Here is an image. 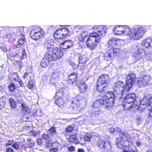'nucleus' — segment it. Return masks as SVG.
<instances>
[{
  "label": "nucleus",
  "instance_id": "nucleus-1",
  "mask_svg": "<svg viewBox=\"0 0 152 152\" xmlns=\"http://www.w3.org/2000/svg\"><path fill=\"white\" fill-rule=\"evenodd\" d=\"M46 48V50L44 54V57L40 64L41 66H47L50 61L60 60L64 55L63 51L60 48L51 47H47Z\"/></svg>",
  "mask_w": 152,
  "mask_h": 152
},
{
  "label": "nucleus",
  "instance_id": "nucleus-2",
  "mask_svg": "<svg viewBox=\"0 0 152 152\" xmlns=\"http://www.w3.org/2000/svg\"><path fill=\"white\" fill-rule=\"evenodd\" d=\"M115 95L112 91H108L101 98L94 102L93 108H102L109 109L113 107L115 102Z\"/></svg>",
  "mask_w": 152,
  "mask_h": 152
},
{
  "label": "nucleus",
  "instance_id": "nucleus-3",
  "mask_svg": "<svg viewBox=\"0 0 152 152\" xmlns=\"http://www.w3.org/2000/svg\"><path fill=\"white\" fill-rule=\"evenodd\" d=\"M101 37L97 33L94 32L90 34L86 41V45L90 50H92L95 49L100 43Z\"/></svg>",
  "mask_w": 152,
  "mask_h": 152
},
{
  "label": "nucleus",
  "instance_id": "nucleus-4",
  "mask_svg": "<svg viewBox=\"0 0 152 152\" xmlns=\"http://www.w3.org/2000/svg\"><path fill=\"white\" fill-rule=\"evenodd\" d=\"M44 34V31L42 29L39 27L34 26L31 29L30 36L33 39L37 40L43 37Z\"/></svg>",
  "mask_w": 152,
  "mask_h": 152
},
{
  "label": "nucleus",
  "instance_id": "nucleus-5",
  "mask_svg": "<svg viewBox=\"0 0 152 152\" xmlns=\"http://www.w3.org/2000/svg\"><path fill=\"white\" fill-rule=\"evenodd\" d=\"M144 34L143 28L141 26H136L133 28L130 39L133 40H139L142 37Z\"/></svg>",
  "mask_w": 152,
  "mask_h": 152
},
{
  "label": "nucleus",
  "instance_id": "nucleus-6",
  "mask_svg": "<svg viewBox=\"0 0 152 152\" xmlns=\"http://www.w3.org/2000/svg\"><path fill=\"white\" fill-rule=\"evenodd\" d=\"M70 31L67 28H59L54 33L53 37L56 39L65 38L67 37Z\"/></svg>",
  "mask_w": 152,
  "mask_h": 152
},
{
  "label": "nucleus",
  "instance_id": "nucleus-7",
  "mask_svg": "<svg viewBox=\"0 0 152 152\" xmlns=\"http://www.w3.org/2000/svg\"><path fill=\"white\" fill-rule=\"evenodd\" d=\"M121 52L119 48H111L105 52L103 55L104 59L106 61L111 60L117 56Z\"/></svg>",
  "mask_w": 152,
  "mask_h": 152
},
{
  "label": "nucleus",
  "instance_id": "nucleus-8",
  "mask_svg": "<svg viewBox=\"0 0 152 152\" xmlns=\"http://www.w3.org/2000/svg\"><path fill=\"white\" fill-rule=\"evenodd\" d=\"M72 69L76 72L71 73L68 75L67 82L69 84L72 85L74 83H75L76 85V83L78 82L77 81L78 75L77 72V70H78V67H73Z\"/></svg>",
  "mask_w": 152,
  "mask_h": 152
},
{
  "label": "nucleus",
  "instance_id": "nucleus-9",
  "mask_svg": "<svg viewBox=\"0 0 152 152\" xmlns=\"http://www.w3.org/2000/svg\"><path fill=\"white\" fill-rule=\"evenodd\" d=\"M145 52V50L142 48H139L137 46H135L132 53L133 56L136 58V60H138L142 58Z\"/></svg>",
  "mask_w": 152,
  "mask_h": 152
},
{
  "label": "nucleus",
  "instance_id": "nucleus-10",
  "mask_svg": "<svg viewBox=\"0 0 152 152\" xmlns=\"http://www.w3.org/2000/svg\"><path fill=\"white\" fill-rule=\"evenodd\" d=\"M120 131V137L116 138V143L118 147L119 145L124 140V138L125 139H127L129 136V134L126 133L124 132H121V129L119 127H117Z\"/></svg>",
  "mask_w": 152,
  "mask_h": 152
},
{
  "label": "nucleus",
  "instance_id": "nucleus-11",
  "mask_svg": "<svg viewBox=\"0 0 152 152\" xmlns=\"http://www.w3.org/2000/svg\"><path fill=\"white\" fill-rule=\"evenodd\" d=\"M92 29L96 31L98 33L99 36H104L106 33V29L102 25H95L93 27Z\"/></svg>",
  "mask_w": 152,
  "mask_h": 152
},
{
  "label": "nucleus",
  "instance_id": "nucleus-12",
  "mask_svg": "<svg viewBox=\"0 0 152 152\" xmlns=\"http://www.w3.org/2000/svg\"><path fill=\"white\" fill-rule=\"evenodd\" d=\"M151 77L148 75H144L139 78L137 83L140 85H147L151 80Z\"/></svg>",
  "mask_w": 152,
  "mask_h": 152
},
{
  "label": "nucleus",
  "instance_id": "nucleus-13",
  "mask_svg": "<svg viewBox=\"0 0 152 152\" xmlns=\"http://www.w3.org/2000/svg\"><path fill=\"white\" fill-rule=\"evenodd\" d=\"M124 83L118 81L115 83L113 89L115 92H121L122 95L123 94Z\"/></svg>",
  "mask_w": 152,
  "mask_h": 152
},
{
  "label": "nucleus",
  "instance_id": "nucleus-14",
  "mask_svg": "<svg viewBox=\"0 0 152 152\" xmlns=\"http://www.w3.org/2000/svg\"><path fill=\"white\" fill-rule=\"evenodd\" d=\"M121 44V40L117 38H111L108 41L107 46L109 48H113V47L118 46Z\"/></svg>",
  "mask_w": 152,
  "mask_h": 152
},
{
  "label": "nucleus",
  "instance_id": "nucleus-15",
  "mask_svg": "<svg viewBox=\"0 0 152 152\" xmlns=\"http://www.w3.org/2000/svg\"><path fill=\"white\" fill-rule=\"evenodd\" d=\"M136 95L134 93H131L127 94L124 97V99L126 101V102L134 104L136 101Z\"/></svg>",
  "mask_w": 152,
  "mask_h": 152
},
{
  "label": "nucleus",
  "instance_id": "nucleus-16",
  "mask_svg": "<svg viewBox=\"0 0 152 152\" xmlns=\"http://www.w3.org/2000/svg\"><path fill=\"white\" fill-rule=\"evenodd\" d=\"M110 78L109 75L106 74H103L100 75L97 81L107 85Z\"/></svg>",
  "mask_w": 152,
  "mask_h": 152
},
{
  "label": "nucleus",
  "instance_id": "nucleus-17",
  "mask_svg": "<svg viewBox=\"0 0 152 152\" xmlns=\"http://www.w3.org/2000/svg\"><path fill=\"white\" fill-rule=\"evenodd\" d=\"M75 85L77 86L81 93L85 92L88 88L87 86L86 85L85 83L81 81L76 83Z\"/></svg>",
  "mask_w": 152,
  "mask_h": 152
},
{
  "label": "nucleus",
  "instance_id": "nucleus-18",
  "mask_svg": "<svg viewBox=\"0 0 152 152\" xmlns=\"http://www.w3.org/2000/svg\"><path fill=\"white\" fill-rule=\"evenodd\" d=\"M107 85L97 81L96 90L98 92H103L107 90Z\"/></svg>",
  "mask_w": 152,
  "mask_h": 152
},
{
  "label": "nucleus",
  "instance_id": "nucleus-19",
  "mask_svg": "<svg viewBox=\"0 0 152 152\" xmlns=\"http://www.w3.org/2000/svg\"><path fill=\"white\" fill-rule=\"evenodd\" d=\"M60 45L63 49H66L72 47L73 44L72 41L67 40L61 43Z\"/></svg>",
  "mask_w": 152,
  "mask_h": 152
},
{
  "label": "nucleus",
  "instance_id": "nucleus-20",
  "mask_svg": "<svg viewBox=\"0 0 152 152\" xmlns=\"http://www.w3.org/2000/svg\"><path fill=\"white\" fill-rule=\"evenodd\" d=\"M123 25H118L116 26L113 29V32L116 35H123Z\"/></svg>",
  "mask_w": 152,
  "mask_h": 152
},
{
  "label": "nucleus",
  "instance_id": "nucleus-21",
  "mask_svg": "<svg viewBox=\"0 0 152 152\" xmlns=\"http://www.w3.org/2000/svg\"><path fill=\"white\" fill-rule=\"evenodd\" d=\"M134 83L129 82L128 81H126V83L124 84L123 89V94L124 92H129L133 86Z\"/></svg>",
  "mask_w": 152,
  "mask_h": 152
},
{
  "label": "nucleus",
  "instance_id": "nucleus-22",
  "mask_svg": "<svg viewBox=\"0 0 152 152\" xmlns=\"http://www.w3.org/2000/svg\"><path fill=\"white\" fill-rule=\"evenodd\" d=\"M126 101L124 99V101L122 102L121 105L123 107L124 110H130L133 107L134 104H131V103H129L126 102Z\"/></svg>",
  "mask_w": 152,
  "mask_h": 152
},
{
  "label": "nucleus",
  "instance_id": "nucleus-23",
  "mask_svg": "<svg viewBox=\"0 0 152 152\" xmlns=\"http://www.w3.org/2000/svg\"><path fill=\"white\" fill-rule=\"evenodd\" d=\"M21 112L22 116H24L29 113L30 110L28 107L22 103L21 104Z\"/></svg>",
  "mask_w": 152,
  "mask_h": 152
},
{
  "label": "nucleus",
  "instance_id": "nucleus-24",
  "mask_svg": "<svg viewBox=\"0 0 152 152\" xmlns=\"http://www.w3.org/2000/svg\"><path fill=\"white\" fill-rule=\"evenodd\" d=\"M132 33L130 28L126 25H123V35L129 36L130 38Z\"/></svg>",
  "mask_w": 152,
  "mask_h": 152
},
{
  "label": "nucleus",
  "instance_id": "nucleus-25",
  "mask_svg": "<svg viewBox=\"0 0 152 152\" xmlns=\"http://www.w3.org/2000/svg\"><path fill=\"white\" fill-rule=\"evenodd\" d=\"M136 79V75L133 73H129L126 77V81L134 83Z\"/></svg>",
  "mask_w": 152,
  "mask_h": 152
},
{
  "label": "nucleus",
  "instance_id": "nucleus-26",
  "mask_svg": "<svg viewBox=\"0 0 152 152\" xmlns=\"http://www.w3.org/2000/svg\"><path fill=\"white\" fill-rule=\"evenodd\" d=\"M65 95V93L63 89L58 90L56 93L54 97V98H59L64 99Z\"/></svg>",
  "mask_w": 152,
  "mask_h": 152
},
{
  "label": "nucleus",
  "instance_id": "nucleus-27",
  "mask_svg": "<svg viewBox=\"0 0 152 152\" xmlns=\"http://www.w3.org/2000/svg\"><path fill=\"white\" fill-rule=\"evenodd\" d=\"M54 98L55 99L54 101L55 104L59 107L64 106L65 103L64 99L63 98Z\"/></svg>",
  "mask_w": 152,
  "mask_h": 152
},
{
  "label": "nucleus",
  "instance_id": "nucleus-28",
  "mask_svg": "<svg viewBox=\"0 0 152 152\" xmlns=\"http://www.w3.org/2000/svg\"><path fill=\"white\" fill-rule=\"evenodd\" d=\"M151 40L150 39H146L142 41V46L145 48L149 47L150 46Z\"/></svg>",
  "mask_w": 152,
  "mask_h": 152
},
{
  "label": "nucleus",
  "instance_id": "nucleus-29",
  "mask_svg": "<svg viewBox=\"0 0 152 152\" xmlns=\"http://www.w3.org/2000/svg\"><path fill=\"white\" fill-rule=\"evenodd\" d=\"M87 61L88 58L85 55H82L80 56L79 58V64H84Z\"/></svg>",
  "mask_w": 152,
  "mask_h": 152
},
{
  "label": "nucleus",
  "instance_id": "nucleus-30",
  "mask_svg": "<svg viewBox=\"0 0 152 152\" xmlns=\"http://www.w3.org/2000/svg\"><path fill=\"white\" fill-rule=\"evenodd\" d=\"M74 130V128L71 125L67 126L65 129V136L67 137L68 136V133L72 132Z\"/></svg>",
  "mask_w": 152,
  "mask_h": 152
},
{
  "label": "nucleus",
  "instance_id": "nucleus-31",
  "mask_svg": "<svg viewBox=\"0 0 152 152\" xmlns=\"http://www.w3.org/2000/svg\"><path fill=\"white\" fill-rule=\"evenodd\" d=\"M9 102L11 109H15L17 105L16 102L12 98H10L9 99Z\"/></svg>",
  "mask_w": 152,
  "mask_h": 152
},
{
  "label": "nucleus",
  "instance_id": "nucleus-32",
  "mask_svg": "<svg viewBox=\"0 0 152 152\" xmlns=\"http://www.w3.org/2000/svg\"><path fill=\"white\" fill-rule=\"evenodd\" d=\"M26 86L28 88L30 89L33 88L35 86V81L32 80H29Z\"/></svg>",
  "mask_w": 152,
  "mask_h": 152
},
{
  "label": "nucleus",
  "instance_id": "nucleus-33",
  "mask_svg": "<svg viewBox=\"0 0 152 152\" xmlns=\"http://www.w3.org/2000/svg\"><path fill=\"white\" fill-rule=\"evenodd\" d=\"M35 143L31 139H29L27 140L26 143L25 148H28L34 146Z\"/></svg>",
  "mask_w": 152,
  "mask_h": 152
},
{
  "label": "nucleus",
  "instance_id": "nucleus-34",
  "mask_svg": "<svg viewBox=\"0 0 152 152\" xmlns=\"http://www.w3.org/2000/svg\"><path fill=\"white\" fill-rule=\"evenodd\" d=\"M68 139L69 141L70 142H75L78 140L77 134H76L70 135Z\"/></svg>",
  "mask_w": 152,
  "mask_h": 152
},
{
  "label": "nucleus",
  "instance_id": "nucleus-35",
  "mask_svg": "<svg viewBox=\"0 0 152 152\" xmlns=\"http://www.w3.org/2000/svg\"><path fill=\"white\" fill-rule=\"evenodd\" d=\"M81 100V99H77L76 98H75L74 101L72 102V105L71 106V107H72V109H77L79 106V104H75V102L76 101L78 102L80 101Z\"/></svg>",
  "mask_w": 152,
  "mask_h": 152
},
{
  "label": "nucleus",
  "instance_id": "nucleus-36",
  "mask_svg": "<svg viewBox=\"0 0 152 152\" xmlns=\"http://www.w3.org/2000/svg\"><path fill=\"white\" fill-rule=\"evenodd\" d=\"M105 143V142L104 140L99 139L97 141L96 144L98 147L102 148L104 147Z\"/></svg>",
  "mask_w": 152,
  "mask_h": 152
},
{
  "label": "nucleus",
  "instance_id": "nucleus-37",
  "mask_svg": "<svg viewBox=\"0 0 152 152\" xmlns=\"http://www.w3.org/2000/svg\"><path fill=\"white\" fill-rule=\"evenodd\" d=\"M20 142H16L13 143L12 145V147L15 150H18L20 148H23L24 144L21 145L20 144Z\"/></svg>",
  "mask_w": 152,
  "mask_h": 152
},
{
  "label": "nucleus",
  "instance_id": "nucleus-38",
  "mask_svg": "<svg viewBox=\"0 0 152 152\" xmlns=\"http://www.w3.org/2000/svg\"><path fill=\"white\" fill-rule=\"evenodd\" d=\"M8 90L12 92H14L16 89V86L13 83H12L9 85L8 86Z\"/></svg>",
  "mask_w": 152,
  "mask_h": 152
},
{
  "label": "nucleus",
  "instance_id": "nucleus-39",
  "mask_svg": "<svg viewBox=\"0 0 152 152\" xmlns=\"http://www.w3.org/2000/svg\"><path fill=\"white\" fill-rule=\"evenodd\" d=\"M8 57L10 59H11L12 58H15V57H18V56H19V58H20V56H18V54L15 52H11L9 53Z\"/></svg>",
  "mask_w": 152,
  "mask_h": 152
},
{
  "label": "nucleus",
  "instance_id": "nucleus-40",
  "mask_svg": "<svg viewBox=\"0 0 152 152\" xmlns=\"http://www.w3.org/2000/svg\"><path fill=\"white\" fill-rule=\"evenodd\" d=\"M48 131L49 132V134L52 136L56 133V131L55 127H51Z\"/></svg>",
  "mask_w": 152,
  "mask_h": 152
},
{
  "label": "nucleus",
  "instance_id": "nucleus-41",
  "mask_svg": "<svg viewBox=\"0 0 152 152\" xmlns=\"http://www.w3.org/2000/svg\"><path fill=\"white\" fill-rule=\"evenodd\" d=\"M92 137V135H91L88 133L84 136V139L85 141L88 142H90L91 140Z\"/></svg>",
  "mask_w": 152,
  "mask_h": 152
},
{
  "label": "nucleus",
  "instance_id": "nucleus-42",
  "mask_svg": "<svg viewBox=\"0 0 152 152\" xmlns=\"http://www.w3.org/2000/svg\"><path fill=\"white\" fill-rule=\"evenodd\" d=\"M29 69L30 70L29 72H25L24 73L23 76V78L24 80H25L26 78H27V77L28 76L29 73H31V71L32 69V67H30L29 68H28L27 69L28 70V71ZM26 79H27V78Z\"/></svg>",
  "mask_w": 152,
  "mask_h": 152
},
{
  "label": "nucleus",
  "instance_id": "nucleus-43",
  "mask_svg": "<svg viewBox=\"0 0 152 152\" xmlns=\"http://www.w3.org/2000/svg\"><path fill=\"white\" fill-rule=\"evenodd\" d=\"M88 37L87 35L83 36L81 34L78 37L79 41L80 42H84L85 41L86 39Z\"/></svg>",
  "mask_w": 152,
  "mask_h": 152
},
{
  "label": "nucleus",
  "instance_id": "nucleus-44",
  "mask_svg": "<svg viewBox=\"0 0 152 152\" xmlns=\"http://www.w3.org/2000/svg\"><path fill=\"white\" fill-rule=\"evenodd\" d=\"M59 77V73L58 72H53L51 77L53 79H56Z\"/></svg>",
  "mask_w": 152,
  "mask_h": 152
},
{
  "label": "nucleus",
  "instance_id": "nucleus-45",
  "mask_svg": "<svg viewBox=\"0 0 152 152\" xmlns=\"http://www.w3.org/2000/svg\"><path fill=\"white\" fill-rule=\"evenodd\" d=\"M42 138L45 140H49L50 137L48 134L44 133L42 134Z\"/></svg>",
  "mask_w": 152,
  "mask_h": 152
},
{
  "label": "nucleus",
  "instance_id": "nucleus-46",
  "mask_svg": "<svg viewBox=\"0 0 152 152\" xmlns=\"http://www.w3.org/2000/svg\"><path fill=\"white\" fill-rule=\"evenodd\" d=\"M25 39H20L18 41V43L19 44V46H21V47L22 48V46H23L25 42Z\"/></svg>",
  "mask_w": 152,
  "mask_h": 152
},
{
  "label": "nucleus",
  "instance_id": "nucleus-47",
  "mask_svg": "<svg viewBox=\"0 0 152 152\" xmlns=\"http://www.w3.org/2000/svg\"><path fill=\"white\" fill-rule=\"evenodd\" d=\"M7 142L6 143V146H9L12 145V143H13L14 141L13 140H7Z\"/></svg>",
  "mask_w": 152,
  "mask_h": 152
},
{
  "label": "nucleus",
  "instance_id": "nucleus-48",
  "mask_svg": "<svg viewBox=\"0 0 152 152\" xmlns=\"http://www.w3.org/2000/svg\"><path fill=\"white\" fill-rule=\"evenodd\" d=\"M14 65L16 66H21L22 62L21 61H16L14 63Z\"/></svg>",
  "mask_w": 152,
  "mask_h": 152
},
{
  "label": "nucleus",
  "instance_id": "nucleus-49",
  "mask_svg": "<svg viewBox=\"0 0 152 152\" xmlns=\"http://www.w3.org/2000/svg\"><path fill=\"white\" fill-rule=\"evenodd\" d=\"M26 57V54L24 48H23L22 50V56L21 58L23 59Z\"/></svg>",
  "mask_w": 152,
  "mask_h": 152
},
{
  "label": "nucleus",
  "instance_id": "nucleus-50",
  "mask_svg": "<svg viewBox=\"0 0 152 152\" xmlns=\"http://www.w3.org/2000/svg\"><path fill=\"white\" fill-rule=\"evenodd\" d=\"M58 150V149L57 147L51 148L49 149L50 152H57Z\"/></svg>",
  "mask_w": 152,
  "mask_h": 152
},
{
  "label": "nucleus",
  "instance_id": "nucleus-51",
  "mask_svg": "<svg viewBox=\"0 0 152 152\" xmlns=\"http://www.w3.org/2000/svg\"><path fill=\"white\" fill-rule=\"evenodd\" d=\"M13 149L10 147H8L6 149V152H13Z\"/></svg>",
  "mask_w": 152,
  "mask_h": 152
},
{
  "label": "nucleus",
  "instance_id": "nucleus-52",
  "mask_svg": "<svg viewBox=\"0 0 152 152\" xmlns=\"http://www.w3.org/2000/svg\"><path fill=\"white\" fill-rule=\"evenodd\" d=\"M68 149L69 151L72 152L75 150V148L73 146H71L68 148Z\"/></svg>",
  "mask_w": 152,
  "mask_h": 152
},
{
  "label": "nucleus",
  "instance_id": "nucleus-53",
  "mask_svg": "<svg viewBox=\"0 0 152 152\" xmlns=\"http://www.w3.org/2000/svg\"><path fill=\"white\" fill-rule=\"evenodd\" d=\"M17 82L19 83V84L20 86L21 87H23L24 86V84L23 82L21 80H17Z\"/></svg>",
  "mask_w": 152,
  "mask_h": 152
},
{
  "label": "nucleus",
  "instance_id": "nucleus-54",
  "mask_svg": "<svg viewBox=\"0 0 152 152\" xmlns=\"http://www.w3.org/2000/svg\"><path fill=\"white\" fill-rule=\"evenodd\" d=\"M37 144L39 145H41L42 144V140L41 138H39L37 140Z\"/></svg>",
  "mask_w": 152,
  "mask_h": 152
},
{
  "label": "nucleus",
  "instance_id": "nucleus-55",
  "mask_svg": "<svg viewBox=\"0 0 152 152\" xmlns=\"http://www.w3.org/2000/svg\"><path fill=\"white\" fill-rule=\"evenodd\" d=\"M94 62H95L96 64H99L100 63L99 61V58H96L95 59Z\"/></svg>",
  "mask_w": 152,
  "mask_h": 152
},
{
  "label": "nucleus",
  "instance_id": "nucleus-56",
  "mask_svg": "<svg viewBox=\"0 0 152 152\" xmlns=\"http://www.w3.org/2000/svg\"><path fill=\"white\" fill-rule=\"evenodd\" d=\"M109 131H110V132L111 134L114 133L115 131V129H114V128H110V129H109Z\"/></svg>",
  "mask_w": 152,
  "mask_h": 152
},
{
  "label": "nucleus",
  "instance_id": "nucleus-57",
  "mask_svg": "<svg viewBox=\"0 0 152 152\" xmlns=\"http://www.w3.org/2000/svg\"><path fill=\"white\" fill-rule=\"evenodd\" d=\"M94 113L95 115H99L100 113V111L99 110L96 111H94Z\"/></svg>",
  "mask_w": 152,
  "mask_h": 152
},
{
  "label": "nucleus",
  "instance_id": "nucleus-58",
  "mask_svg": "<svg viewBox=\"0 0 152 152\" xmlns=\"http://www.w3.org/2000/svg\"><path fill=\"white\" fill-rule=\"evenodd\" d=\"M22 118H23V120H25L26 121H28V119L29 118V117H28L25 116V115L23 116Z\"/></svg>",
  "mask_w": 152,
  "mask_h": 152
},
{
  "label": "nucleus",
  "instance_id": "nucleus-59",
  "mask_svg": "<svg viewBox=\"0 0 152 152\" xmlns=\"http://www.w3.org/2000/svg\"><path fill=\"white\" fill-rule=\"evenodd\" d=\"M77 152H85L84 150L82 148H79L77 149Z\"/></svg>",
  "mask_w": 152,
  "mask_h": 152
},
{
  "label": "nucleus",
  "instance_id": "nucleus-60",
  "mask_svg": "<svg viewBox=\"0 0 152 152\" xmlns=\"http://www.w3.org/2000/svg\"><path fill=\"white\" fill-rule=\"evenodd\" d=\"M32 134L34 136H35L37 135V133L34 131L32 132Z\"/></svg>",
  "mask_w": 152,
  "mask_h": 152
},
{
  "label": "nucleus",
  "instance_id": "nucleus-61",
  "mask_svg": "<svg viewBox=\"0 0 152 152\" xmlns=\"http://www.w3.org/2000/svg\"><path fill=\"white\" fill-rule=\"evenodd\" d=\"M137 149L134 150V149H131L129 152H137Z\"/></svg>",
  "mask_w": 152,
  "mask_h": 152
},
{
  "label": "nucleus",
  "instance_id": "nucleus-62",
  "mask_svg": "<svg viewBox=\"0 0 152 152\" xmlns=\"http://www.w3.org/2000/svg\"><path fill=\"white\" fill-rule=\"evenodd\" d=\"M136 144L137 146H139L140 145V143L139 141H137L136 142Z\"/></svg>",
  "mask_w": 152,
  "mask_h": 152
},
{
  "label": "nucleus",
  "instance_id": "nucleus-63",
  "mask_svg": "<svg viewBox=\"0 0 152 152\" xmlns=\"http://www.w3.org/2000/svg\"><path fill=\"white\" fill-rule=\"evenodd\" d=\"M147 152H152V149H148L147 151Z\"/></svg>",
  "mask_w": 152,
  "mask_h": 152
},
{
  "label": "nucleus",
  "instance_id": "nucleus-64",
  "mask_svg": "<svg viewBox=\"0 0 152 152\" xmlns=\"http://www.w3.org/2000/svg\"><path fill=\"white\" fill-rule=\"evenodd\" d=\"M123 152H129L128 151L126 150H124L123 151Z\"/></svg>",
  "mask_w": 152,
  "mask_h": 152
}]
</instances>
